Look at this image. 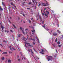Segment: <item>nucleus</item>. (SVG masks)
<instances>
[{"label": "nucleus", "mask_w": 63, "mask_h": 63, "mask_svg": "<svg viewBox=\"0 0 63 63\" xmlns=\"http://www.w3.org/2000/svg\"><path fill=\"white\" fill-rule=\"evenodd\" d=\"M39 18L41 20L42 19V18H41V16H40Z\"/></svg>", "instance_id": "nucleus-34"}, {"label": "nucleus", "mask_w": 63, "mask_h": 63, "mask_svg": "<svg viewBox=\"0 0 63 63\" xmlns=\"http://www.w3.org/2000/svg\"><path fill=\"white\" fill-rule=\"evenodd\" d=\"M44 10H46V8H44Z\"/></svg>", "instance_id": "nucleus-55"}, {"label": "nucleus", "mask_w": 63, "mask_h": 63, "mask_svg": "<svg viewBox=\"0 0 63 63\" xmlns=\"http://www.w3.org/2000/svg\"><path fill=\"white\" fill-rule=\"evenodd\" d=\"M33 50H34L35 51V52H37L36 51V50H35V49H34Z\"/></svg>", "instance_id": "nucleus-47"}, {"label": "nucleus", "mask_w": 63, "mask_h": 63, "mask_svg": "<svg viewBox=\"0 0 63 63\" xmlns=\"http://www.w3.org/2000/svg\"><path fill=\"white\" fill-rule=\"evenodd\" d=\"M20 37V34H19L18 35V37Z\"/></svg>", "instance_id": "nucleus-32"}, {"label": "nucleus", "mask_w": 63, "mask_h": 63, "mask_svg": "<svg viewBox=\"0 0 63 63\" xmlns=\"http://www.w3.org/2000/svg\"><path fill=\"white\" fill-rule=\"evenodd\" d=\"M34 7V9H36V7L35 6Z\"/></svg>", "instance_id": "nucleus-46"}, {"label": "nucleus", "mask_w": 63, "mask_h": 63, "mask_svg": "<svg viewBox=\"0 0 63 63\" xmlns=\"http://www.w3.org/2000/svg\"><path fill=\"white\" fill-rule=\"evenodd\" d=\"M34 58L36 60V59H35V57H34Z\"/></svg>", "instance_id": "nucleus-62"}, {"label": "nucleus", "mask_w": 63, "mask_h": 63, "mask_svg": "<svg viewBox=\"0 0 63 63\" xmlns=\"http://www.w3.org/2000/svg\"><path fill=\"white\" fill-rule=\"evenodd\" d=\"M7 52H3L2 53V54H7Z\"/></svg>", "instance_id": "nucleus-11"}, {"label": "nucleus", "mask_w": 63, "mask_h": 63, "mask_svg": "<svg viewBox=\"0 0 63 63\" xmlns=\"http://www.w3.org/2000/svg\"><path fill=\"white\" fill-rule=\"evenodd\" d=\"M9 53H12V52H11L10 51H9Z\"/></svg>", "instance_id": "nucleus-30"}, {"label": "nucleus", "mask_w": 63, "mask_h": 63, "mask_svg": "<svg viewBox=\"0 0 63 63\" xmlns=\"http://www.w3.org/2000/svg\"><path fill=\"white\" fill-rule=\"evenodd\" d=\"M42 27H44V28L45 29H46V30H47V31H48V30H49V29H48L47 28H45V27H45V26H42Z\"/></svg>", "instance_id": "nucleus-7"}, {"label": "nucleus", "mask_w": 63, "mask_h": 63, "mask_svg": "<svg viewBox=\"0 0 63 63\" xmlns=\"http://www.w3.org/2000/svg\"><path fill=\"white\" fill-rule=\"evenodd\" d=\"M10 18H11V17H10Z\"/></svg>", "instance_id": "nucleus-64"}, {"label": "nucleus", "mask_w": 63, "mask_h": 63, "mask_svg": "<svg viewBox=\"0 0 63 63\" xmlns=\"http://www.w3.org/2000/svg\"><path fill=\"white\" fill-rule=\"evenodd\" d=\"M18 61L19 62V61H20V59H18Z\"/></svg>", "instance_id": "nucleus-38"}, {"label": "nucleus", "mask_w": 63, "mask_h": 63, "mask_svg": "<svg viewBox=\"0 0 63 63\" xmlns=\"http://www.w3.org/2000/svg\"><path fill=\"white\" fill-rule=\"evenodd\" d=\"M3 9H2L1 8V7H0V11H3Z\"/></svg>", "instance_id": "nucleus-16"}, {"label": "nucleus", "mask_w": 63, "mask_h": 63, "mask_svg": "<svg viewBox=\"0 0 63 63\" xmlns=\"http://www.w3.org/2000/svg\"><path fill=\"white\" fill-rule=\"evenodd\" d=\"M30 4H31V2H30L29 3V5H30Z\"/></svg>", "instance_id": "nucleus-36"}, {"label": "nucleus", "mask_w": 63, "mask_h": 63, "mask_svg": "<svg viewBox=\"0 0 63 63\" xmlns=\"http://www.w3.org/2000/svg\"><path fill=\"white\" fill-rule=\"evenodd\" d=\"M1 27L2 28V30H3V29H4V27L2 25V24H1Z\"/></svg>", "instance_id": "nucleus-10"}, {"label": "nucleus", "mask_w": 63, "mask_h": 63, "mask_svg": "<svg viewBox=\"0 0 63 63\" xmlns=\"http://www.w3.org/2000/svg\"><path fill=\"white\" fill-rule=\"evenodd\" d=\"M30 50L31 51V52L32 53V54H33V53H33V52H32V50L31 49H30Z\"/></svg>", "instance_id": "nucleus-24"}, {"label": "nucleus", "mask_w": 63, "mask_h": 63, "mask_svg": "<svg viewBox=\"0 0 63 63\" xmlns=\"http://www.w3.org/2000/svg\"><path fill=\"white\" fill-rule=\"evenodd\" d=\"M5 59V57H2L1 58V60H4Z\"/></svg>", "instance_id": "nucleus-12"}, {"label": "nucleus", "mask_w": 63, "mask_h": 63, "mask_svg": "<svg viewBox=\"0 0 63 63\" xmlns=\"http://www.w3.org/2000/svg\"><path fill=\"white\" fill-rule=\"evenodd\" d=\"M29 27H32L29 26Z\"/></svg>", "instance_id": "nucleus-60"}, {"label": "nucleus", "mask_w": 63, "mask_h": 63, "mask_svg": "<svg viewBox=\"0 0 63 63\" xmlns=\"http://www.w3.org/2000/svg\"><path fill=\"white\" fill-rule=\"evenodd\" d=\"M42 24H44V21H43L42 22Z\"/></svg>", "instance_id": "nucleus-33"}, {"label": "nucleus", "mask_w": 63, "mask_h": 63, "mask_svg": "<svg viewBox=\"0 0 63 63\" xmlns=\"http://www.w3.org/2000/svg\"><path fill=\"white\" fill-rule=\"evenodd\" d=\"M11 5H13V6H14V4H13V3L11 2Z\"/></svg>", "instance_id": "nucleus-26"}, {"label": "nucleus", "mask_w": 63, "mask_h": 63, "mask_svg": "<svg viewBox=\"0 0 63 63\" xmlns=\"http://www.w3.org/2000/svg\"><path fill=\"white\" fill-rule=\"evenodd\" d=\"M32 34H34V33H35V30H34V29H33V30H32Z\"/></svg>", "instance_id": "nucleus-8"}, {"label": "nucleus", "mask_w": 63, "mask_h": 63, "mask_svg": "<svg viewBox=\"0 0 63 63\" xmlns=\"http://www.w3.org/2000/svg\"><path fill=\"white\" fill-rule=\"evenodd\" d=\"M37 0H32V1L33 3L35 2V3L36 4V5H37V4L38 3V2H36Z\"/></svg>", "instance_id": "nucleus-6"}, {"label": "nucleus", "mask_w": 63, "mask_h": 63, "mask_svg": "<svg viewBox=\"0 0 63 63\" xmlns=\"http://www.w3.org/2000/svg\"><path fill=\"white\" fill-rule=\"evenodd\" d=\"M52 58V56H49V58L48 59V61H50L51 60V59Z\"/></svg>", "instance_id": "nucleus-4"}, {"label": "nucleus", "mask_w": 63, "mask_h": 63, "mask_svg": "<svg viewBox=\"0 0 63 63\" xmlns=\"http://www.w3.org/2000/svg\"><path fill=\"white\" fill-rule=\"evenodd\" d=\"M6 32H7V33H8L9 32V31H7Z\"/></svg>", "instance_id": "nucleus-44"}, {"label": "nucleus", "mask_w": 63, "mask_h": 63, "mask_svg": "<svg viewBox=\"0 0 63 63\" xmlns=\"http://www.w3.org/2000/svg\"><path fill=\"white\" fill-rule=\"evenodd\" d=\"M55 21L56 22H58V21L57 20H55Z\"/></svg>", "instance_id": "nucleus-27"}, {"label": "nucleus", "mask_w": 63, "mask_h": 63, "mask_svg": "<svg viewBox=\"0 0 63 63\" xmlns=\"http://www.w3.org/2000/svg\"><path fill=\"white\" fill-rule=\"evenodd\" d=\"M42 51V52H40V53H42V54H44V53H43V52H44V50L42 49H41Z\"/></svg>", "instance_id": "nucleus-9"}, {"label": "nucleus", "mask_w": 63, "mask_h": 63, "mask_svg": "<svg viewBox=\"0 0 63 63\" xmlns=\"http://www.w3.org/2000/svg\"><path fill=\"white\" fill-rule=\"evenodd\" d=\"M13 25L15 28H16V26H15V25H14V24H13Z\"/></svg>", "instance_id": "nucleus-22"}, {"label": "nucleus", "mask_w": 63, "mask_h": 63, "mask_svg": "<svg viewBox=\"0 0 63 63\" xmlns=\"http://www.w3.org/2000/svg\"><path fill=\"white\" fill-rule=\"evenodd\" d=\"M2 5L4 6H5V4H4V2H2Z\"/></svg>", "instance_id": "nucleus-19"}, {"label": "nucleus", "mask_w": 63, "mask_h": 63, "mask_svg": "<svg viewBox=\"0 0 63 63\" xmlns=\"http://www.w3.org/2000/svg\"><path fill=\"white\" fill-rule=\"evenodd\" d=\"M25 46L26 47H27L26 46V44H25Z\"/></svg>", "instance_id": "nucleus-51"}, {"label": "nucleus", "mask_w": 63, "mask_h": 63, "mask_svg": "<svg viewBox=\"0 0 63 63\" xmlns=\"http://www.w3.org/2000/svg\"><path fill=\"white\" fill-rule=\"evenodd\" d=\"M46 11L47 13H47H45V16H46V17H48V16H48V15L49 14V12H48V11H47V10H46Z\"/></svg>", "instance_id": "nucleus-3"}, {"label": "nucleus", "mask_w": 63, "mask_h": 63, "mask_svg": "<svg viewBox=\"0 0 63 63\" xmlns=\"http://www.w3.org/2000/svg\"><path fill=\"white\" fill-rule=\"evenodd\" d=\"M55 42H57V38H56L55 40Z\"/></svg>", "instance_id": "nucleus-29"}, {"label": "nucleus", "mask_w": 63, "mask_h": 63, "mask_svg": "<svg viewBox=\"0 0 63 63\" xmlns=\"http://www.w3.org/2000/svg\"><path fill=\"white\" fill-rule=\"evenodd\" d=\"M8 63H11V60H9L8 61Z\"/></svg>", "instance_id": "nucleus-13"}, {"label": "nucleus", "mask_w": 63, "mask_h": 63, "mask_svg": "<svg viewBox=\"0 0 63 63\" xmlns=\"http://www.w3.org/2000/svg\"><path fill=\"white\" fill-rule=\"evenodd\" d=\"M56 52H57V50H56Z\"/></svg>", "instance_id": "nucleus-59"}, {"label": "nucleus", "mask_w": 63, "mask_h": 63, "mask_svg": "<svg viewBox=\"0 0 63 63\" xmlns=\"http://www.w3.org/2000/svg\"><path fill=\"white\" fill-rule=\"evenodd\" d=\"M12 47L11 46L10 47H10V49H11V50H16V49H14V48L13 47Z\"/></svg>", "instance_id": "nucleus-5"}, {"label": "nucleus", "mask_w": 63, "mask_h": 63, "mask_svg": "<svg viewBox=\"0 0 63 63\" xmlns=\"http://www.w3.org/2000/svg\"><path fill=\"white\" fill-rule=\"evenodd\" d=\"M11 7L12 8H13V9H15V8H14V7Z\"/></svg>", "instance_id": "nucleus-57"}, {"label": "nucleus", "mask_w": 63, "mask_h": 63, "mask_svg": "<svg viewBox=\"0 0 63 63\" xmlns=\"http://www.w3.org/2000/svg\"><path fill=\"white\" fill-rule=\"evenodd\" d=\"M25 31L26 32H27V31H28V29H26L25 30Z\"/></svg>", "instance_id": "nucleus-17"}, {"label": "nucleus", "mask_w": 63, "mask_h": 63, "mask_svg": "<svg viewBox=\"0 0 63 63\" xmlns=\"http://www.w3.org/2000/svg\"><path fill=\"white\" fill-rule=\"evenodd\" d=\"M10 31H11V32H13V31H12V30H10Z\"/></svg>", "instance_id": "nucleus-37"}, {"label": "nucleus", "mask_w": 63, "mask_h": 63, "mask_svg": "<svg viewBox=\"0 0 63 63\" xmlns=\"http://www.w3.org/2000/svg\"><path fill=\"white\" fill-rule=\"evenodd\" d=\"M27 9L28 10H29V9H30V8H27Z\"/></svg>", "instance_id": "nucleus-42"}, {"label": "nucleus", "mask_w": 63, "mask_h": 63, "mask_svg": "<svg viewBox=\"0 0 63 63\" xmlns=\"http://www.w3.org/2000/svg\"><path fill=\"white\" fill-rule=\"evenodd\" d=\"M36 59H39V58H38V57H36Z\"/></svg>", "instance_id": "nucleus-40"}, {"label": "nucleus", "mask_w": 63, "mask_h": 63, "mask_svg": "<svg viewBox=\"0 0 63 63\" xmlns=\"http://www.w3.org/2000/svg\"><path fill=\"white\" fill-rule=\"evenodd\" d=\"M29 23H31V21H30V20H29Z\"/></svg>", "instance_id": "nucleus-31"}, {"label": "nucleus", "mask_w": 63, "mask_h": 63, "mask_svg": "<svg viewBox=\"0 0 63 63\" xmlns=\"http://www.w3.org/2000/svg\"><path fill=\"white\" fill-rule=\"evenodd\" d=\"M59 47H61V45H59L58 46Z\"/></svg>", "instance_id": "nucleus-28"}, {"label": "nucleus", "mask_w": 63, "mask_h": 63, "mask_svg": "<svg viewBox=\"0 0 63 63\" xmlns=\"http://www.w3.org/2000/svg\"><path fill=\"white\" fill-rule=\"evenodd\" d=\"M23 16H25L24 14H23Z\"/></svg>", "instance_id": "nucleus-45"}, {"label": "nucleus", "mask_w": 63, "mask_h": 63, "mask_svg": "<svg viewBox=\"0 0 63 63\" xmlns=\"http://www.w3.org/2000/svg\"><path fill=\"white\" fill-rule=\"evenodd\" d=\"M41 5H42V6H48V3H47L46 4L41 3L39 4L38 5V7H39L40 6H41Z\"/></svg>", "instance_id": "nucleus-1"}, {"label": "nucleus", "mask_w": 63, "mask_h": 63, "mask_svg": "<svg viewBox=\"0 0 63 63\" xmlns=\"http://www.w3.org/2000/svg\"><path fill=\"white\" fill-rule=\"evenodd\" d=\"M20 29L22 30V32L24 35H25V33L24 31V29L22 28L21 27H20Z\"/></svg>", "instance_id": "nucleus-2"}, {"label": "nucleus", "mask_w": 63, "mask_h": 63, "mask_svg": "<svg viewBox=\"0 0 63 63\" xmlns=\"http://www.w3.org/2000/svg\"><path fill=\"white\" fill-rule=\"evenodd\" d=\"M32 19H33V18H32L31 20H32Z\"/></svg>", "instance_id": "nucleus-61"}, {"label": "nucleus", "mask_w": 63, "mask_h": 63, "mask_svg": "<svg viewBox=\"0 0 63 63\" xmlns=\"http://www.w3.org/2000/svg\"><path fill=\"white\" fill-rule=\"evenodd\" d=\"M43 12V10H41V12Z\"/></svg>", "instance_id": "nucleus-52"}, {"label": "nucleus", "mask_w": 63, "mask_h": 63, "mask_svg": "<svg viewBox=\"0 0 63 63\" xmlns=\"http://www.w3.org/2000/svg\"><path fill=\"white\" fill-rule=\"evenodd\" d=\"M8 8H9V9H10V8H11V7H10V6H9V7H8Z\"/></svg>", "instance_id": "nucleus-39"}, {"label": "nucleus", "mask_w": 63, "mask_h": 63, "mask_svg": "<svg viewBox=\"0 0 63 63\" xmlns=\"http://www.w3.org/2000/svg\"><path fill=\"white\" fill-rule=\"evenodd\" d=\"M3 42H7V41H3Z\"/></svg>", "instance_id": "nucleus-48"}, {"label": "nucleus", "mask_w": 63, "mask_h": 63, "mask_svg": "<svg viewBox=\"0 0 63 63\" xmlns=\"http://www.w3.org/2000/svg\"><path fill=\"white\" fill-rule=\"evenodd\" d=\"M53 45L54 46V47H55V45H54L53 44Z\"/></svg>", "instance_id": "nucleus-41"}, {"label": "nucleus", "mask_w": 63, "mask_h": 63, "mask_svg": "<svg viewBox=\"0 0 63 63\" xmlns=\"http://www.w3.org/2000/svg\"><path fill=\"white\" fill-rule=\"evenodd\" d=\"M14 6V7H15V8H16V6Z\"/></svg>", "instance_id": "nucleus-53"}, {"label": "nucleus", "mask_w": 63, "mask_h": 63, "mask_svg": "<svg viewBox=\"0 0 63 63\" xmlns=\"http://www.w3.org/2000/svg\"><path fill=\"white\" fill-rule=\"evenodd\" d=\"M33 45H35V43H34V42H33Z\"/></svg>", "instance_id": "nucleus-43"}, {"label": "nucleus", "mask_w": 63, "mask_h": 63, "mask_svg": "<svg viewBox=\"0 0 63 63\" xmlns=\"http://www.w3.org/2000/svg\"><path fill=\"white\" fill-rule=\"evenodd\" d=\"M37 40V41H38V42L39 43V39H38V38H37V37H36V40Z\"/></svg>", "instance_id": "nucleus-14"}, {"label": "nucleus", "mask_w": 63, "mask_h": 63, "mask_svg": "<svg viewBox=\"0 0 63 63\" xmlns=\"http://www.w3.org/2000/svg\"><path fill=\"white\" fill-rule=\"evenodd\" d=\"M26 34H28V33L27 32H26Z\"/></svg>", "instance_id": "nucleus-35"}, {"label": "nucleus", "mask_w": 63, "mask_h": 63, "mask_svg": "<svg viewBox=\"0 0 63 63\" xmlns=\"http://www.w3.org/2000/svg\"><path fill=\"white\" fill-rule=\"evenodd\" d=\"M22 40L24 41V40H25L24 39H25V38H24V37H23V38H22Z\"/></svg>", "instance_id": "nucleus-20"}, {"label": "nucleus", "mask_w": 63, "mask_h": 63, "mask_svg": "<svg viewBox=\"0 0 63 63\" xmlns=\"http://www.w3.org/2000/svg\"><path fill=\"white\" fill-rule=\"evenodd\" d=\"M29 52H30V51L29 49Z\"/></svg>", "instance_id": "nucleus-50"}, {"label": "nucleus", "mask_w": 63, "mask_h": 63, "mask_svg": "<svg viewBox=\"0 0 63 63\" xmlns=\"http://www.w3.org/2000/svg\"><path fill=\"white\" fill-rule=\"evenodd\" d=\"M24 59H25V57H24Z\"/></svg>", "instance_id": "nucleus-54"}, {"label": "nucleus", "mask_w": 63, "mask_h": 63, "mask_svg": "<svg viewBox=\"0 0 63 63\" xmlns=\"http://www.w3.org/2000/svg\"><path fill=\"white\" fill-rule=\"evenodd\" d=\"M9 22H10V23H11V22H10V21H9Z\"/></svg>", "instance_id": "nucleus-58"}, {"label": "nucleus", "mask_w": 63, "mask_h": 63, "mask_svg": "<svg viewBox=\"0 0 63 63\" xmlns=\"http://www.w3.org/2000/svg\"><path fill=\"white\" fill-rule=\"evenodd\" d=\"M42 15H44V13H43L42 14Z\"/></svg>", "instance_id": "nucleus-49"}, {"label": "nucleus", "mask_w": 63, "mask_h": 63, "mask_svg": "<svg viewBox=\"0 0 63 63\" xmlns=\"http://www.w3.org/2000/svg\"><path fill=\"white\" fill-rule=\"evenodd\" d=\"M1 16V14H0V16Z\"/></svg>", "instance_id": "nucleus-63"}, {"label": "nucleus", "mask_w": 63, "mask_h": 63, "mask_svg": "<svg viewBox=\"0 0 63 63\" xmlns=\"http://www.w3.org/2000/svg\"><path fill=\"white\" fill-rule=\"evenodd\" d=\"M58 27H59V25H58Z\"/></svg>", "instance_id": "nucleus-56"}, {"label": "nucleus", "mask_w": 63, "mask_h": 63, "mask_svg": "<svg viewBox=\"0 0 63 63\" xmlns=\"http://www.w3.org/2000/svg\"><path fill=\"white\" fill-rule=\"evenodd\" d=\"M53 35H54V36H56V35H57V34L55 33H54Z\"/></svg>", "instance_id": "nucleus-15"}, {"label": "nucleus", "mask_w": 63, "mask_h": 63, "mask_svg": "<svg viewBox=\"0 0 63 63\" xmlns=\"http://www.w3.org/2000/svg\"><path fill=\"white\" fill-rule=\"evenodd\" d=\"M57 31H58V33H59V34H60V33H61V32L60 31H59L58 30H57Z\"/></svg>", "instance_id": "nucleus-21"}, {"label": "nucleus", "mask_w": 63, "mask_h": 63, "mask_svg": "<svg viewBox=\"0 0 63 63\" xmlns=\"http://www.w3.org/2000/svg\"><path fill=\"white\" fill-rule=\"evenodd\" d=\"M26 44H27V45H28L29 46H31V45H30V44L29 43H27Z\"/></svg>", "instance_id": "nucleus-18"}, {"label": "nucleus", "mask_w": 63, "mask_h": 63, "mask_svg": "<svg viewBox=\"0 0 63 63\" xmlns=\"http://www.w3.org/2000/svg\"><path fill=\"white\" fill-rule=\"evenodd\" d=\"M31 40H33V41H35V39H32V38H31Z\"/></svg>", "instance_id": "nucleus-25"}, {"label": "nucleus", "mask_w": 63, "mask_h": 63, "mask_svg": "<svg viewBox=\"0 0 63 63\" xmlns=\"http://www.w3.org/2000/svg\"><path fill=\"white\" fill-rule=\"evenodd\" d=\"M57 44H58V45H59V44H60V42H57Z\"/></svg>", "instance_id": "nucleus-23"}]
</instances>
